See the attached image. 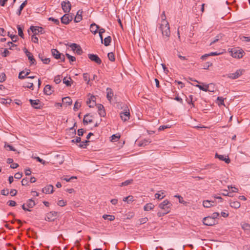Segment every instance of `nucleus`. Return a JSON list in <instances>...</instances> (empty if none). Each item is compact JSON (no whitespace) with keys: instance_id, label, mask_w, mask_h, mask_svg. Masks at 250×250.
I'll return each mask as SVG.
<instances>
[{"instance_id":"obj_1","label":"nucleus","mask_w":250,"mask_h":250,"mask_svg":"<svg viewBox=\"0 0 250 250\" xmlns=\"http://www.w3.org/2000/svg\"><path fill=\"white\" fill-rule=\"evenodd\" d=\"M160 28L164 36H165L167 38L169 37L170 35L169 26L168 22L166 20H164V22H162L161 24Z\"/></svg>"},{"instance_id":"obj_2","label":"nucleus","mask_w":250,"mask_h":250,"mask_svg":"<svg viewBox=\"0 0 250 250\" xmlns=\"http://www.w3.org/2000/svg\"><path fill=\"white\" fill-rule=\"evenodd\" d=\"M172 204L167 200H164L162 203H160L159 207L164 211L169 212L170 211V207Z\"/></svg>"},{"instance_id":"obj_3","label":"nucleus","mask_w":250,"mask_h":250,"mask_svg":"<svg viewBox=\"0 0 250 250\" xmlns=\"http://www.w3.org/2000/svg\"><path fill=\"white\" fill-rule=\"evenodd\" d=\"M203 222L205 225L208 226H212L218 223V221L216 220H213L210 216L204 217Z\"/></svg>"},{"instance_id":"obj_4","label":"nucleus","mask_w":250,"mask_h":250,"mask_svg":"<svg viewBox=\"0 0 250 250\" xmlns=\"http://www.w3.org/2000/svg\"><path fill=\"white\" fill-rule=\"evenodd\" d=\"M230 52L232 57L233 58H240L243 56V51L237 48H232Z\"/></svg>"},{"instance_id":"obj_5","label":"nucleus","mask_w":250,"mask_h":250,"mask_svg":"<svg viewBox=\"0 0 250 250\" xmlns=\"http://www.w3.org/2000/svg\"><path fill=\"white\" fill-rule=\"evenodd\" d=\"M73 19V15L69 14H65L61 19L62 23L68 24Z\"/></svg>"},{"instance_id":"obj_6","label":"nucleus","mask_w":250,"mask_h":250,"mask_svg":"<svg viewBox=\"0 0 250 250\" xmlns=\"http://www.w3.org/2000/svg\"><path fill=\"white\" fill-rule=\"evenodd\" d=\"M120 117L124 122H125L129 119L130 112L127 107L123 112H121Z\"/></svg>"},{"instance_id":"obj_7","label":"nucleus","mask_w":250,"mask_h":250,"mask_svg":"<svg viewBox=\"0 0 250 250\" xmlns=\"http://www.w3.org/2000/svg\"><path fill=\"white\" fill-rule=\"evenodd\" d=\"M245 70L244 69H238L235 73L229 74L228 77L232 79H235L241 76Z\"/></svg>"},{"instance_id":"obj_8","label":"nucleus","mask_w":250,"mask_h":250,"mask_svg":"<svg viewBox=\"0 0 250 250\" xmlns=\"http://www.w3.org/2000/svg\"><path fill=\"white\" fill-rule=\"evenodd\" d=\"M61 5H62V9L63 10V11H64V12H65V13H69V11L71 10V4L69 1L67 0L66 1H62Z\"/></svg>"},{"instance_id":"obj_9","label":"nucleus","mask_w":250,"mask_h":250,"mask_svg":"<svg viewBox=\"0 0 250 250\" xmlns=\"http://www.w3.org/2000/svg\"><path fill=\"white\" fill-rule=\"evenodd\" d=\"M70 47L71 48L73 51H75L78 55H81L83 51L81 46L75 43H71L70 45Z\"/></svg>"},{"instance_id":"obj_10","label":"nucleus","mask_w":250,"mask_h":250,"mask_svg":"<svg viewBox=\"0 0 250 250\" xmlns=\"http://www.w3.org/2000/svg\"><path fill=\"white\" fill-rule=\"evenodd\" d=\"M57 215V212L51 211L46 214L45 220L49 222L53 221L55 219Z\"/></svg>"},{"instance_id":"obj_11","label":"nucleus","mask_w":250,"mask_h":250,"mask_svg":"<svg viewBox=\"0 0 250 250\" xmlns=\"http://www.w3.org/2000/svg\"><path fill=\"white\" fill-rule=\"evenodd\" d=\"M30 29L35 34H37L38 33H40L41 34H43L45 33L44 31L43 30V29L42 27L40 26H31L30 27Z\"/></svg>"},{"instance_id":"obj_12","label":"nucleus","mask_w":250,"mask_h":250,"mask_svg":"<svg viewBox=\"0 0 250 250\" xmlns=\"http://www.w3.org/2000/svg\"><path fill=\"white\" fill-rule=\"evenodd\" d=\"M29 102L32 106L35 109H40L42 108V105L39 100H32L30 99Z\"/></svg>"},{"instance_id":"obj_13","label":"nucleus","mask_w":250,"mask_h":250,"mask_svg":"<svg viewBox=\"0 0 250 250\" xmlns=\"http://www.w3.org/2000/svg\"><path fill=\"white\" fill-rule=\"evenodd\" d=\"M88 58L93 62L100 64L102 62L101 59L98 57V55L93 54H89L88 55Z\"/></svg>"},{"instance_id":"obj_14","label":"nucleus","mask_w":250,"mask_h":250,"mask_svg":"<svg viewBox=\"0 0 250 250\" xmlns=\"http://www.w3.org/2000/svg\"><path fill=\"white\" fill-rule=\"evenodd\" d=\"M96 97L93 95H91L90 98L88 99L86 101L87 104L88 105L89 107H93L96 105Z\"/></svg>"},{"instance_id":"obj_15","label":"nucleus","mask_w":250,"mask_h":250,"mask_svg":"<svg viewBox=\"0 0 250 250\" xmlns=\"http://www.w3.org/2000/svg\"><path fill=\"white\" fill-rule=\"evenodd\" d=\"M215 157L218 158L220 160L225 161L227 164H229L230 162V160L228 156H226L223 155H219L216 153Z\"/></svg>"},{"instance_id":"obj_16","label":"nucleus","mask_w":250,"mask_h":250,"mask_svg":"<svg viewBox=\"0 0 250 250\" xmlns=\"http://www.w3.org/2000/svg\"><path fill=\"white\" fill-rule=\"evenodd\" d=\"M212 83H210L208 85H206L205 87H204L200 84H196L195 85V86L198 87L200 90H202L205 92L209 91V92H214L213 89H209V86H212Z\"/></svg>"},{"instance_id":"obj_17","label":"nucleus","mask_w":250,"mask_h":250,"mask_svg":"<svg viewBox=\"0 0 250 250\" xmlns=\"http://www.w3.org/2000/svg\"><path fill=\"white\" fill-rule=\"evenodd\" d=\"M42 191L45 194L52 193L53 192V186L49 185L42 188Z\"/></svg>"},{"instance_id":"obj_18","label":"nucleus","mask_w":250,"mask_h":250,"mask_svg":"<svg viewBox=\"0 0 250 250\" xmlns=\"http://www.w3.org/2000/svg\"><path fill=\"white\" fill-rule=\"evenodd\" d=\"M100 26L97 25L95 23H93L90 25V31L94 34H96L98 33V30L99 29Z\"/></svg>"},{"instance_id":"obj_19","label":"nucleus","mask_w":250,"mask_h":250,"mask_svg":"<svg viewBox=\"0 0 250 250\" xmlns=\"http://www.w3.org/2000/svg\"><path fill=\"white\" fill-rule=\"evenodd\" d=\"M82 14L83 11L82 10H79L77 11V14L74 18V21L75 22H79L82 20Z\"/></svg>"},{"instance_id":"obj_20","label":"nucleus","mask_w":250,"mask_h":250,"mask_svg":"<svg viewBox=\"0 0 250 250\" xmlns=\"http://www.w3.org/2000/svg\"><path fill=\"white\" fill-rule=\"evenodd\" d=\"M52 86L51 85L47 84L45 86L44 88V93L46 95H50L52 92L53 90H52Z\"/></svg>"},{"instance_id":"obj_21","label":"nucleus","mask_w":250,"mask_h":250,"mask_svg":"<svg viewBox=\"0 0 250 250\" xmlns=\"http://www.w3.org/2000/svg\"><path fill=\"white\" fill-rule=\"evenodd\" d=\"M51 53L52 56L56 59H59L61 58V53L56 49H51Z\"/></svg>"},{"instance_id":"obj_22","label":"nucleus","mask_w":250,"mask_h":250,"mask_svg":"<svg viewBox=\"0 0 250 250\" xmlns=\"http://www.w3.org/2000/svg\"><path fill=\"white\" fill-rule=\"evenodd\" d=\"M230 206L234 208H240L241 204L240 203L237 201H232L230 200L229 201Z\"/></svg>"},{"instance_id":"obj_23","label":"nucleus","mask_w":250,"mask_h":250,"mask_svg":"<svg viewBox=\"0 0 250 250\" xmlns=\"http://www.w3.org/2000/svg\"><path fill=\"white\" fill-rule=\"evenodd\" d=\"M106 91H107L106 98L109 101L111 102L112 98L113 96V90L110 88L108 87L106 88Z\"/></svg>"},{"instance_id":"obj_24","label":"nucleus","mask_w":250,"mask_h":250,"mask_svg":"<svg viewBox=\"0 0 250 250\" xmlns=\"http://www.w3.org/2000/svg\"><path fill=\"white\" fill-rule=\"evenodd\" d=\"M26 205L28 208L30 209V208H33L36 205V203L33 200L30 199L26 201Z\"/></svg>"},{"instance_id":"obj_25","label":"nucleus","mask_w":250,"mask_h":250,"mask_svg":"<svg viewBox=\"0 0 250 250\" xmlns=\"http://www.w3.org/2000/svg\"><path fill=\"white\" fill-rule=\"evenodd\" d=\"M39 58L44 64H48L50 61V60L48 58H45L43 55L42 54H39Z\"/></svg>"},{"instance_id":"obj_26","label":"nucleus","mask_w":250,"mask_h":250,"mask_svg":"<svg viewBox=\"0 0 250 250\" xmlns=\"http://www.w3.org/2000/svg\"><path fill=\"white\" fill-rule=\"evenodd\" d=\"M30 73V70L29 69H26V73L24 75H22V74L24 73V71H21L20 72L19 74L18 78L20 79H23L26 78V76L28 75Z\"/></svg>"},{"instance_id":"obj_27","label":"nucleus","mask_w":250,"mask_h":250,"mask_svg":"<svg viewBox=\"0 0 250 250\" xmlns=\"http://www.w3.org/2000/svg\"><path fill=\"white\" fill-rule=\"evenodd\" d=\"M63 104L70 105L72 104V100L69 97H64L62 99Z\"/></svg>"},{"instance_id":"obj_28","label":"nucleus","mask_w":250,"mask_h":250,"mask_svg":"<svg viewBox=\"0 0 250 250\" xmlns=\"http://www.w3.org/2000/svg\"><path fill=\"white\" fill-rule=\"evenodd\" d=\"M213 201L205 200L203 202V205L205 208H208L213 206Z\"/></svg>"},{"instance_id":"obj_29","label":"nucleus","mask_w":250,"mask_h":250,"mask_svg":"<svg viewBox=\"0 0 250 250\" xmlns=\"http://www.w3.org/2000/svg\"><path fill=\"white\" fill-rule=\"evenodd\" d=\"M241 227L242 229L246 231L247 233H249L250 232V225L246 223H243L241 224Z\"/></svg>"},{"instance_id":"obj_30","label":"nucleus","mask_w":250,"mask_h":250,"mask_svg":"<svg viewBox=\"0 0 250 250\" xmlns=\"http://www.w3.org/2000/svg\"><path fill=\"white\" fill-rule=\"evenodd\" d=\"M221 54V53H218L217 52H212L208 54H206L204 55H203L201 57V59L203 60L205 59L206 58L208 57V56H216Z\"/></svg>"},{"instance_id":"obj_31","label":"nucleus","mask_w":250,"mask_h":250,"mask_svg":"<svg viewBox=\"0 0 250 250\" xmlns=\"http://www.w3.org/2000/svg\"><path fill=\"white\" fill-rule=\"evenodd\" d=\"M27 2V0H25L23 2H22L21 5H20L18 11L17 12V14L18 15V16H20L21 15V11L22 10V9H23V8L24 7V6L26 5Z\"/></svg>"},{"instance_id":"obj_32","label":"nucleus","mask_w":250,"mask_h":250,"mask_svg":"<svg viewBox=\"0 0 250 250\" xmlns=\"http://www.w3.org/2000/svg\"><path fill=\"white\" fill-rule=\"evenodd\" d=\"M154 208V205L152 204V203H148L146 204L144 207V209L145 211H149L152 209H153Z\"/></svg>"},{"instance_id":"obj_33","label":"nucleus","mask_w":250,"mask_h":250,"mask_svg":"<svg viewBox=\"0 0 250 250\" xmlns=\"http://www.w3.org/2000/svg\"><path fill=\"white\" fill-rule=\"evenodd\" d=\"M90 142L89 141L85 140L84 141H81V143L78 145L79 147L80 148H85L86 146L88 145V143Z\"/></svg>"},{"instance_id":"obj_34","label":"nucleus","mask_w":250,"mask_h":250,"mask_svg":"<svg viewBox=\"0 0 250 250\" xmlns=\"http://www.w3.org/2000/svg\"><path fill=\"white\" fill-rule=\"evenodd\" d=\"M33 86H34V85H33V83L27 82H24L22 85V86L23 87L28 88L32 89V90L33 89Z\"/></svg>"},{"instance_id":"obj_35","label":"nucleus","mask_w":250,"mask_h":250,"mask_svg":"<svg viewBox=\"0 0 250 250\" xmlns=\"http://www.w3.org/2000/svg\"><path fill=\"white\" fill-rule=\"evenodd\" d=\"M88 115H85L84 116L83 119V123L84 125H87L88 123H91L92 122V119L88 118Z\"/></svg>"},{"instance_id":"obj_36","label":"nucleus","mask_w":250,"mask_h":250,"mask_svg":"<svg viewBox=\"0 0 250 250\" xmlns=\"http://www.w3.org/2000/svg\"><path fill=\"white\" fill-rule=\"evenodd\" d=\"M111 37L110 36H108L107 37H106L104 39V44L105 46H107L108 45H110V43H111Z\"/></svg>"},{"instance_id":"obj_37","label":"nucleus","mask_w":250,"mask_h":250,"mask_svg":"<svg viewBox=\"0 0 250 250\" xmlns=\"http://www.w3.org/2000/svg\"><path fill=\"white\" fill-rule=\"evenodd\" d=\"M26 55L28 57V60L30 61L31 64H34L36 61L32 54L29 52V53L27 54Z\"/></svg>"},{"instance_id":"obj_38","label":"nucleus","mask_w":250,"mask_h":250,"mask_svg":"<svg viewBox=\"0 0 250 250\" xmlns=\"http://www.w3.org/2000/svg\"><path fill=\"white\" fill-rule=\"evenodd\" d=\"M222 36L221 35V34H219L218 35H217L215 38L214 39V40L210 43V45H212V44L216 42H218V41H219L220 39H221Z\"/></svg>"},{"instance_id":"obj_39","label":"nucleus","mask_w":250,"mask_h":250,"mask_svg":"<svg viewBox=\"0 0 250 250\" xmlns=\"http://www.w3.org/2000/svg\"><path fill=\"white\" fill-rule=\"evenodd\" d=\"M103 218L104 219H107L109 221H113L115 219V216L113 215L104 214L103 216Z\"/></svg>"},{"instance_id":"obj_40","label":"nucleus","mask_w":250,"mask_h":250,"mask_svg":"<svg viewBox=\"0 0 250 250\" xmlns=\"http://www.w3.org/2000/svg\"><path fill=\"white\" fill-rule=\"evenodd\" d=\"M83 80L85 81H86L87 82V84H89V82H90V78H89V74L87 73H83Z\"/></svg>"},{"instance_id":"obj_41","label":"nucleus","mask_w":250,"mask_h":250,"mask_svg":"<svg viewBox=\"0 0 250 250\" xmlns=\"http://www.w3.org/2000/svg\"><path fill=\"white\" fill-rule=\"evenodd\" d=\"M17 29L18 30V35L21 38H23L24 34L22 31V28L20 26V25L17 26Z\"/></svg>"},{"instance_id":"obj_42","label":"nucleus","mask_w":250,"mask_h":250,"mask_svg":"<svg viewBox=\"0 0 250 250\" xmlns=\"http://www.w3.org/2000/svg\"><path fill=\"white\" fill-rule=\"evenodd\" d=\"M148 218L147 217H144L141 218L138 220V224L139 225H142L146 223L148 221Z\"/></svg>"},{"instance_id":"obj_43","label":"nucleus","mask_w":250,"mask_h":250,"mask_svg":"<svg viewBox=\"0 0 250 250\" xmlns=\"http://www.w3.org/2000/svg\"><path fill=\"white\" fill-rule=\"evenodd\" d=\"M81 104L80 102H79L78 101H77L74 105L73 109L74 111H77L79 108L81 107Z\"/></svg>"},{"instance_id":"obj_44","label":"nucleus","mask_w":250,"mask_h":250,"mask_svg":"<svg viewBox=\"0 0 250 250\" xmlns=\"http://www.w3.org/2000/svg\"><path fill=\"white\" fill-rule=\"evenodd\" d=\"M107 57L110 61L114 62L115 61V56L113 52L108 53L107 54Z\"/></svg>"},{"instance_id":"obj_45","label":"nucleus","mask_w":250,"mask_h":250,"mask_svg":"<svg viewBox=\"0 0 250 250\" xmlns=\"http://www.w3.org/2000/svg\"><path fill=\"white\" fill-rule=\"evenodd\" d=\"M65 55L66 57L69 60V62L70 63L76 61V58L75 57L72 56L68 53H66Z\"/></svg>"},{"instance_id":"obj_46","label":"nucleus","mask_w":250,"mask_h":250,"mask_svg":"<svg viewBox=\"0 0 250 250\" xmlns=\"http://www.w3.org/2000/svg\"><path fill=\"white\" fill-rule=\"evenodd\" d=\"M149 143H150V142L148 141L147 140H144L141 141L139 142V144L138 145L140 146H145L147 145V144H148Z\"/></svg>"},{"instance_id":"obj_47","label":"nucleus","mask_w":250,"mask_h":250,"mask_svg":"<svg viewBox=\"0 0 250 250\" xmlns=\"http://www.w3.org/2000/svg\"><path fill=\"white\" fill-rule=\"evenodd\" d=\"M8 35L11 38L13 42H16L17 41V39L18 37L17 35H10L9 32H8Z\"/></svg>"},{"instance_id":"obj_48","label":"nucleus","mask_w":250,"mask_h":250,"mask_svg":"<svg viewBox=\"0 0 250 250\" xmlns=\"http://www.w3.org/2000/svg\"><path fill=\"white\" fill-rule=\"evenodd\" d=\"M186 101L188 104H191L192 105V106H194V104L193 103V96L192 95H190L189 96L188 98H187Z\"/></svg>"},{"instance_id":"obj_49","label":"nucleus","mask_w":250,"mask_h":250,"mask_svg":"<svg viewBox=\"0 0 250 250\" xmlns=\"http://www.w3.org/2000/svg\"><path fill=\"white\" fill-rule=\"evenodd\" d=\"M120 137V135H117V134H113L111 136V141L112 142H116L119 139Z\"/></svg>"},{"instance_id":"obj_50","label":"nucleus","mask_w":250,"mask_h":250,"mask_svg":"<svg viewBox=\"0 0 250 250\" xmlns=\"http://www.w3.org/2000/svg\"><path fill=\"white\" fill-rule=\"evenodd\" d=\"M133 199V197L132 196H128L127 197H125L123 199V201L124 202H127L128 203L132 201Z\"/></svg>"},{"instance_id":"obj_51","label":"nucleus","mask_w":250,"mask_h":250,"mask_svg":"<svg viewBox=\"0 0 250 250\" xmlns=\"http://www.w3.org/2000/svg\"><path fill=\"white\" fill-rule=\"evenodd\" d=\"M133 182V180H126L125 181L121 183V185H120V186H127L129 184H131Z\"/></svg>"},{"instance_id":"obj_52","label":"nucleus","mask_w":250,"mask_h":250,"mask_svg":"<svg viewBox=\"0 0 250 250\" xmlns=\"http://www.w3.org/2000/svg\"><path fill=\"white\" fill-rule=\"evenodd\" d=\"M48 21H53L55 24L59 25L60 21L58 19H56L53 17H50L48 19Z\"/></svg>"},{"instance_id":"obj_53","label":"nucleus","mask_w":250,"mask_h":250,"mask_svg":"<svg viewBox=\"0 0 250 250\" xmlns=\"http://www.w3.org/2000/svg\"><path fill=\"white\" fill-rule=\"evenodd\" d=\"M11 102V99H2L1 100V103L5 104H10Z\"/></svg>"},{"instance_id":"obj_54","label":"nucleus","mask_w":250,"mask_h":250,"mask_svg":"<svg viewBox=\"0 0 250 250\" xmlns=\"http://www.w3.org/2000/svg\"><path fill=\"white\" fill-rule=\"evenodd\" d=\"M6 80V75L4 73H1L0 74V83H3Z\"/></svg>"},{"instance_id":"obj_55","label":"nucleus","mask_w":250,"mask_h":250,"mask_svg":"<svg viewBox=\"0 0 250 250\" xmlns=\"http://www.w3.org/2000/svg\"><path fill=\"white\" fill-rule=\"evenodd\" d=\"M61 82V76L60 75H57L54 78V82L56 84H58L60 83Z\"/></svg>"},{"instance_id":"obj_56","label":"nucleus","mask_w":250,"mask_h":250,"mask_svg":"<svg viewBox=\"0 0 250 250\" xmlns=\"http://www.w3.org/2000/svg\"><path fill=\"white\" fill-rule=\"evenodd\" d=\"M4 147L6 148H8L9 150H12L15 151L16 150L14 148V147L10 145H8L7 144H5Z\"/></svg>"},{"instance_id":"obj_57","label":"nucleus","mask_w":250,"mask_h":250,"mask_svg":"<svg viewBox=\"0 0 250 250\" xmlns=\"http://www.w3.org/2000/svg\"><path fill=\"white\" fill-rule=\"evenodd\" d=\"M217 100L219 101L218 104L220 105H224V99L221 97H218Z\"/></svg>"},{"instance_id":"obj_58","label":"nucleus","mask_w":250,"mask_h":250,"mask_svg":"<svg viewBox=\"0 0 250 250\" xmlns=\"http://www.w3.org/2000/svg\"><path fill=\"white\" fill-rule=\"evenodd\" d=\"M10 52L8 50V49H4L3 52L2 53L1 55L3 57H6L9 55Z\"/></svg>"},{"instance_id":"obj_59","label":"nucleus","mask_w":250,"mask_h":250,"mask_svg":"<svg viewBox=\"0 0 250 250\" xmlns=\"http://www.w3.org/2000/svg\"><path fill=\"white\" fill-rule=\"evenodd\" d=\"M81 141V138L80 137H76L75 139L71 140V142L73 143H80Z\"/></svg>"},{"instance_id":"obj_60","label":"nucleus","mask_w":250,"mask_h":250,"mask_svg":"<svg viewBox=\"0 0 250 250\" xmlns=\"http://www.w3.org/2000/svg\"><path fill=\"white\" fill-rule=\"evenodd\" d=\"M57 204L60 207H63L66 205V202L62 200H59Z\"/></svg>"},{"instance_id":"obj_61","label":"nucleus","mask_w":250,"mask_h":250,"mask_svg":"<svg viewBox=\"0 0 250 250\" xmlns=\"http://www.w3.org/2000/svg\"><path fill=\"white\" fill-rule=\"evenodd\" d=\"M85 130L83 128H81L78 130V135L79 136H82Z\"/></svg>"},{"instance_id":"obj_62","label":"nucleus","mask_w":250,"mask_h":250,"mask_svg":"<svg viewBox=\"0 0 250 250\" xmlns=\"http://www.w3.org/2000/svg\"><path fill=\"white\" fill-rule=\"evenodd\" d=\"M219 213L215 212L212 213L211 216H210L211 218H212L213 220H216L217 218L219 216Z\"/></svg>"},{"instance_id":"obj_63","label":"nucleus","mask_w":250,"mask_h":250,"mask_svg":"<svg viewBox=\"0 0 250 250\" xmlns=\"http://www.w3.org/2000/svg\"><path fill=\"white\" fill-rule=\"evenodd\" d=\"M8 205L10 207H15L16 205V202L13 200H10L7 202Z\"/></svg>"},{"instance_id":"obj_64","label":"nucleus","mask_w":250,"mask_h":250,"mask_svg":"<svg viewBox=\"0 0 250 250\" xmlns=\"http://www.w3.org/2000/svg\"><path fill=\"white\" fill-rule=\"evenodd\" d=\"M241 39L244 41V42H250V37H245V36H243Z\"/></svg>"}]
</instances>
